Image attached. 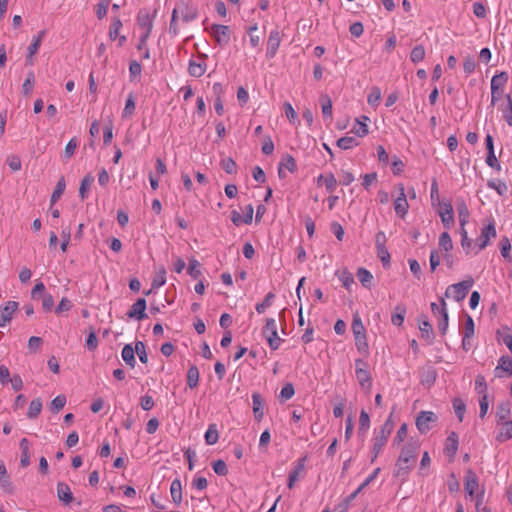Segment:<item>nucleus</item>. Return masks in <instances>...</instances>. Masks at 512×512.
Segmentation results:
<instances>
[{
    "label": "nucleus",
    "mask_w": 512,
    "mask_h": 512,
    "mask_svg": "<svg viewBox=\"0 0 512 512\" xmlns=\"http://www.w3.org/2000/svg\"><path fill=\"white\" fill-rule=\"evenodd\" d=\"M369 427H370V417L365 410H362L360 412V416H359V431L365 433V432H367Z\"/></svg>",
    "instance_id": "obj_63"
},
{
    "label": "nucleus",
    "mask_w": 512,
    "mask_h": 512,
    "mask_svg": "<svg viewBox=\"0 0 512 512\" xmlns=\"http://www.w3.org/2000/svg\"><path fill=\"white\" fill-rule=\"evenodd\" d=\"M18 309V303L16 301H8L0 308V327L5 326L11 321L13 314Z\"/></svg>",
    "instance_id": "obj_13"
},
{
    "label": "nucleus",
    "mask_w": 512,
    "mask_h": 512,
    "mask_svg": "<svg viewBox=\"0 0 512 512\" xmlns=\"http://www.w3.org/2000/svg\"><path fill=\"white\" fill-rule=\"evenodd\" d=\"M407 432H408V426L406 423H403L399 427L395 437L393 438V443H392L393 446H398L402 442H404L405 438L407 437Z\"/></svg>",
    "instance_id": "obj_53"
},
{
    "label": "nucleus",
    "mask_w": 512,
    "mask_h": 512,
    "mask_svg": "<svg viewBox=\"0 0 512 512\" xmlns=\"http://www.w3.org/2000/svg\"><path fill=\"white\" fill-rule=\"evenodd\" d=\"M199 383V370L197 366L192 365L187 371V385L189 388H195Z\"/></svg>",
    "instance_id": "obj_37"
},
{
    "label": "nucleus",
    "mask_w": 512,
    "mask_h": 512,
    "mask_svg": "<svg viewBox=\"0 0 512 512\" xmlns=\"http://www.w3.org/2000/svg\"><path fill=\"white\" fill-rule=\"evenodd\" d=\"M511 414V407L509 402H503L498 405L497 411H496V420L497 424L500 425L501 423L507 421Z\"/></svg>",
    "instance_id": "obj_29"
},
{
    "label": "nucleus",
    "mask_w": 512,
    "mask_h": 512,
    "mask_svg": "<svg viewBox=\"0 0 512 512\" xmlns=\"http://www.w3.org/2000/svg\"><path fill=\"white\" fill-rule=\"evenodd\" d=\"M505 104L500 107L502 116L509 126H512V98L510 94L505 96Z\"/></svg>",
    "instance_id": "obj_32"
},
{
    "label": "nucleus",
    "mask_w": 512,
    "mask_h": 512,
    "mask_svg": "<svg viewBox=\"0 0 512 512\" xmlns=\"http://www.w3.org/2000/svg\"><path fill=\"white\" fill-rule=\"evenodd\" d=\"M386 236L383 231H379L375 236V246L377 255L384 265L390 263V253L385 246Z\"/></svg>",
    "instance_id": "obj_12"
},
{
    "label": "nucleus",
    "mask_w": 512,
    "mask_h": 512,
    "mask_svg": "<svg viewBox=\"0 0 512 512\" xmlns=\"http://www.w3.org/2000/svg\"><path fill=\"white\" fill-rule=\"evenodd\" d=\"M438 420L437 415L432 411H421L415 420V425L421 434H425L432 428V424Z\"/></svg>",
    "instance_id": "obj_5"
},
{
    "label": "nucleus",
    "mask_w": 512,
    "mask_h": 512,
    "mask_svg": "<svg viewBox=\"0 0 512 512\" xmlns=\"http://www.w3.org/2000/svg\"><path fill=\"white\" fill-rule=\"evenodd\" d=\"M146 300L144 298H139L130 308L127 313L129 318H134L137 320H142L147 317L145 313L146 310Z\"/></svg>",
    "instance_id": "obj_14"
},
{
    "label": "nucleus",
    "mask_w": 512,
    "mask_h": 512,
    "mask_svg": "<svg viewBox=\"0 0 512 512\" xmlns=\"http://www.w3.org/2000/svg\"><path fill=\"white\" fill-rule=\"evenodd\" d=\"M34 81H35V78H34V73L32 71H30L27 75V78L26 80L24 81L23 85H22V93L24 95H29L32 93L33 91V86H34Z\"/></svg>",
    "instance_id": "obj_58"
},
{
    "label": "nucleus",
    "mask_w": 512,
    "mask_h": 512,
    "mask_svg": "<svg viewBox=\"0 0 512 512\" xmlns=\"http://www.w3.org/2000/svg\"><path fill=\"white\" fill-rule=\"evenodd\" d=\"M274 298H275L274 293L269 292L266 295L265 299L261 303L256 304V307H255L256 311L259 314L264 313L266 311V309L272 305Z\"/></svg>",
    "instance_id": "obj_52"
},
{
    "label": "nucleus",
    "mask_w": 512,
    "mask_h": 512,
    "mask_svg": "<svg viewBox=\"0 0 512 512\" xmlns=\"http://www.w3.org/2000/svg\"><path fill=\"white\" fill-rule=\"evenodd\" d=\"M438 244H439V248L442 251H444V253L445 252L448 253L452 250L453 242H452L451 236L449 235L448 232L445 231L440 234Z\"/></svg>",
    "instance_id": "obj_39"
},
{
    "label": "nucleus",
    "mask_w": 512,
    "mask_h": 512,
    "mask_svg": "<svg viewBox=\"0 0 512 512\" xmlns=\"http://www.w3.org/2000/svg\"><path fill=\"white\" fill-rule=\"evenodd\" d=\"M438 215L443 226L450 229L454 223L453 206L449 200H443L439 203Z\"/></svg>",
    "instance_id": "obj_10"
},
{
    "label": "nucleus",
    "mask_w": 512,
    "mask_h": 512,
    "mask_svg": "<svg viewBox=\"0 0 512 512\" xmlns=\"http://www.w3.org/2000/svg\"><path fill=\"white\" fill-rule=\"evenodd\" d=\"M425 57V48L423 45H416L411 53H410V60L413 63H419L421 62Z\"/></svg>",
    "instance_id": "obj_49"
},
{
    "label": "nucleus",
    "mask_w": 512,
    "mask_h": 512,
    "mask_svg": "<svg viewBox=\"0 0 512 512\" xmlns=\"http://www.w3.org/2000/svg\"><path fill=\"white\" fill-rule=\"evenodd\" d=\"M121 356L123 361L130 367L134 368L136 365L135 351L131 344H126L122 351Z\"/></svg>",
    "instance_id": "obj_28"
},
{
    "label": "nucleus",
    "mask_w": 512,
    "mask_h": 512,
    "mask_svg": "<svg viewBox=\"0 0 512 512\" xmlns=\"http://www.w3.org/2000/svg\"><path fill=\"white\" fill-rule=\"evenodd\" d=\"M166 283V271L162 267L158 274L153 278L152 284H151V290L152 289H158L161 286H163Z\"/></svg>",
    "instance_id": "obj_56"
},
{
    "label": "nucleus",
    "mask_w": 512,
    "mask_h": 512,
    "mask_svg": "<svg viewBox=\"0 0 512 512\" xmlns=\"http://www.w3.org/2000/svg\"><path fill=\"white\" fill-rule=\"evenodd\" d=\"M210 32L214 37L217 44L224 47L228 45L230 42L231 31L230 28L226 25L220 24H212L210 27Z\"/></svg>",
    "instance_id": "obj_9"
},
{
    "label": "nucleus",
    "mask_w": 512,
    "mask_h": 512,
    "mask_svg": "<svg viewBox=\"0 0 512 512\" xmlns=\"http://www.w3.org/2000/svg\"><path fill=\"white\" fill-rule=\"evenodd\" d=\"M495 375L497 377H509L512 375V358L509 356H502L498 360V365L495 368Z\"/></svg>",
    "instance_id": "obj_15"
},
{
    "label": "nucleus",
    "mask_w": 512,
    "mask_h": 512,
    "mask_svg": "<svg viewBox=\"0 0 512 512\" xmlns=\"http://www.w3.org/2000/svg\"><path fill=\"white\" fill-rule=\"evenodd\" d=\"M42 407H43V404H42V400L40 398L33 399L30 402L29 409L27 412V417L30 419L37 418L38 415L42 411Z\"/></svg>",
    "instance_id": "obj_35"
},
{
    "label": "nucleus",
    "mask_w": 512,
    "mask_h": 512,
    "mask_svg": "<svg viewBox=\"0 0 512 512\" xmlns=\"http://www.w3.org/2000/svg\"><path fill=\"white\" fill-rule=\"evenodd\" d=\"M19 447L21 450L20 465L22 467H28L30 465V442L27 438H22Z\"/></svg>",
    "instance_id": "obj_22"
},
{
    "label": "nucleus",
    "mask_w": 512,
    "mask_h": 512,
    "mask_svg": "<svg viewBox=\"0 0 512 512\" xmlns=\"http://www.w3.org/2000/svg\"><path fill=\"white\" fill-rule=\"evenodd\" d=\"M122 28V22L119 18H114L112 20L110 30H109V38L111 40H115L119 36V31Z\"/></svg>",
    "instance_id": "obj_61"
},
{
    "label": "nucleus",
    "mask_w": 512,
    "mask_h": 512,
    "mask_svg": "<svg viewBox=\"0 0 512 512\" xmlns=\"http://www.w3.org/2000/svg\"><path fill=\"white\" fill-rule=\"evenodd\" d=\"M170 494L172 501L175 505H180L182 502V485L180 479L176 478L171 482Z\"/></svg>",
    "instance_id": "obj_25"
},
{
    "label": "nucleus",
    "mask_w": 512,
    "mask_h": 512,
    "mask_svg": "<svg viewBox=\"0 0 512 512\" xmlns=\"http://www.w3.org/2000/svg\"><path fill=\"white\" fill-rule=\"evenodd\" d=\"M281 39L279 32L276 30H273L270 32L268 42H267V56L268 57H274L279 45H280Z\"/></svg>",
    "instance_id": "obj_20"
},
{
    "label": "nucleus",
    "mask_w": 512,
    "mask_h": 512,
    "mask_svg": "<svg viewBox=\"0 0 512 512\" xmlns=\"http://www.w3.org/2000/svg\"><path fill=\"white\" fill-rule=\"evenodd\" d=\"M473 284L474 281L472 278H468L461 282L452 284L447 288L445 295L446 297H451L457 302L462 301L468 294Z\"/></svg>",
    "instance_id": "obj_2"
},
{
    "label": "nucleus",
    "mask_w": 512,
    "mask_h": 512,
    "mask_svg": "<svg viewBox=\"0 0 512 512\" xmlns=\"http://www.w3.org/2000/svg\"><path fill=\"white\" fill-rule=\"evenodd\" d=\"M419 445L417 442H407L401 448L394 467V476L405 481L416 461Z\"/></svg>",
    "instance_id": "obj_1"
},
{
    "label": "nucleus",
    "mask_w": 512,
    "mask_h": 512,
    "mask_svg": "<svg viewBox=\"0 0 512 512\" xmlns=\"http://www.w3.org/2000/svg\"><path fill=\"white\" fill-rule=\"evenodd\" d=\"M465 492L469 497H473L478 488L477 475L470 469L465 474L464 483Z\"/></svg>",
    "instance_id": "obj_18"
},
{
    "label": "nucleus",
    "mask_w": 512,
    "mask_h": 512,
    "mask_svg": "<svg viewBox=\"0 0 512 512\" xmlns=\"http://www.w3.org/2000/svg\"><path fill=\"white\" fill-rule=\"evenodd\" d=\"M66 188V183L64 177H61V179L57 182L56 187L51 195L50 203L51 205H54L59 198L62 196Z\"/></svg>",
    "instance_id": "obj_40"
},
{
    "label": "nucleus",
    "mask_w": 512,
    "mask_h": 512,
    "mask_svg": "<svg viewBox=\"0 0 512 512\" xmlns=\"http://www.w3.org/2000/svg\"><path fill=\"white\" fill-rule=\"evenodd\" d=\"M357 145L358 141L352 136L342 137L337 140V146L342 150H349Z\"/></svg>",
    "instance_id": "obj_43"
},
{
    "label": "nucleus",
    "mask_w": 512,
    "mask_h": 512,
    "mask_svg": "<svg viewBox=\"0 0 512 512\" xmlns=\"http://www.w3.org/2000/svg\"><path fill=\"white\" fill-rule=\"evenodd\" d=\"M321 108H322L323 117L331 119V117H332V101L328 96H323L321 98Z\"/></svg>",
    "instance_id": "obj_54"
},
{
    "label": "nucleus",
    "mask_w": 512,
    "mask_h": 512,
    "mask_svg": "<svg viewBox=\"0 0 512 512\" xmlns=\"http://www.w3.org/2000/svg\"><path fill=\"white\" fill-rule=\"evenodd\" d=\"M205 442L208 445H214L219 439V433L215 424H210L204 435Z\"/></svg>",
    "instance_id": "obj_36"
},
{
    "label": "nucleus",
    "mask_w": 512,
    "mask_h": 512,
    "mask_svg": "<svg viewBox=\"0 0 512 512\" xmlns=\"http://www.w3.org/2000/svg\"><path fill=\"white\" fill-rule=\"evenodd\" d=\"M496 235L497 233L494 221H490L487 225L482 227L481 233L477 238L478 251L485 249Z\"/></svg>",
    "instance_id": "obj_8"
},
{
    "label": "nucleus",
    "mask_w": 512,
    "mask_h": 512,
    "mask_svg": "<svg viewBox=\"0 0 512 512\" xmlns=\"http://www.w3.org/2000/svg\"><path fill=\"white\" fill-rule=\"evenodd\" d=\"M458 435L455 432H451L445 442L444 452L446 455H448L450 458H453L458 450Z\"/></svg>",
    "instance_id": "obj_19"
},
{
    "label": "nucleus",
    "mask_w": 512,
    "mask_h": 512,
    "mask_svg": "<svg viewBox=\"0 0 512 512\" xmlns=\"http://www.w3.org/2000/svg\"><path fill=\"white\" fill-rule=\"evenodd\" d=\"M362 119V121L357 119L356 124L352 128L353 133H355L358 137H364L369 132L366 123L367 121H369V118L367 116H363Z\"/></svg>",
    "instance_id": "obj_34"
},
{
    "label": "nucleus",
    "mask_w": 512,
    "mask_h": 512,
    "mask_svg": "<svg viewBox=\"0 0 512 512\" xmlns=\"http://www.w3.org/2000/svg\"><path fill=\"white\" fill-rule=\"evenodd\" d=\"M135 100L133 94H129L128 98L126 99L125 107L122 112L123 118H129L131 117L135 112Z\"/></svg>",
    "instance_id": "obj_46"
},
{
    "label": "nucleus",
    "mask_w": 512,
    "mask_h": 512,
    "mask_svg": "<svg viewBox=\"0 0 512 512\" xmlns=\"http://www.w3.org/2000/svg\"><path fill=\"white\" fill-rule=\"evenodd\" d=\"M221 167L226 173L233 174L236 172L237 165L232 158L228 157L221 161Z\"/></svg>",
    "instance_id": "obj_64"
},
{
    "label": "nucleus",
    "mask_w": 512,
    "mask_h": 512,
    "mask_svg": "<svg viewBox=\"0 0 512 512\" xmlns=\"http://www.w3.org/2000/svg\"><path fill=\"white\" fill-rule=\"evenodd\" d=\"M487 186L494 189L500 196L506 195L508 187L503 181L489 180Z\"/></svg>",
    "instance_id": "obj_47"
},
{
    "label": "nucleus",
    "mask_w": 512,
    "mask_h": 512,
    "mask_svg": "<svg viewBox=\"0 0 512 512\" xmlns=\"http://www.w3.org/2000/svg\"><path fill=\"white\" fill-rule=\"evenodd\" d=\"M263 334L272 349H277L281 343V338L277 333V324L274 319H267L266 325L263 329Z\"/></svg>",
    "instance_id": "obj_7"
},
{
    "label": "nucleus",
    "mask_w": 512,
    "mask_h": 512,
    "mask_svg": "<svg viewBox=\"0 0 512 512\" xmlns=\"http://www.w3.org/2000/svg\"><path fill=\"white\" fill-rule=\"evenodd\" d=\"M188 274L194 279H198L201 276L200 263L196 259L189 261Z\"/></svg>",
    "instance_id": "obj_60"
},
{
    "label": "nucleus",
    "mask_w": 512,
    "mask_h": 512,
    "mask_svg": "<svg viewBox=\"0 0 512 512\" xmlns=\"http://www.w3.org/2000/svg\"><path fill=\"white\" fill-rule=\"evenodd\" d=\"M206 58L207 55L200 54L196 58L189 61L188 72L192 77L199 78L206 72Z\"/></svg>",
    "instance_id": "obj_11"
},
{
    "label": "nucleus",
    "mask_w": 512,
    "mask_h": 512,
    "mask_svg": "<svg viewBox=\"0 0 512 512\" xmlns=\"http://www.w3.org/2000/svg\"><path fill=\"white\" fill-rule=\"evenodd\" d=\"M441 316L439 317L438 321V329L439 332L442 335H445L448 330V324H449V317H448V311H444L443 308H441Z\"/></svg>",
    "instance_id": "obj_57"
},
{
    "label": "nucleus",
    "mask_w": 512,
    "mask_h": 512,
    "mask_svg": "<svg viewBox=\"0 0 512 512\" xmlns=\"http://www.w3.org/2000/svg\"><path fill=\"white\" fill-rule=\"evenodd\" d=\"M380 100H381L380 88L377 86L372 87L371 91L369 92V94L367 96V103L372 107H376V106H378Z\"/></svg>",
    "instance_id": "obj_44"
},
{
    "label": "nucleus",
    "mask_w": 512,
    "mask_h": 512,
    "mask_svg": "<svg viewBox=\"0 0 512 512\" xmlns=\"http://www.w3.org/2000/svg\"><path fill=\"white\" fill-rule=\"evenodd\" d=\"M355 346L357 350L364 355L369 353V345L366 334L354 336Z\"/></svg>",
    "instance_id": "obj_41"
},
{
    "label": "nucleus",
    "mask_w": 512,
    "mask_h": 512,
    "mask_svg": "<svg viewBox=\"0 0 512 512\" xmlns=\"http://www.w3.org/2000/svg\"><path fill=\"white\" fill-rule=\"evenodd\" d=\"M180 15L183 22L188 23L195 20L198 16V9L190 3H181L179 5Z\"/></svg>",
    "instance_id": "obj_17"
},
{
    "label": "nucleus",
    "mask_w": 512,
    "mask_h": 512,
    "mask_svg": "<svg viewBox=\"0 0 512 512\" xmlns=\"http://www.w3.org/2000/svg\"><path fill=\"white\" fill-rule=\"evenodd\" d=\"M135 354L138 355L139 360L146 364L148 362V354L146 351V345L142 341H137L134 347Z\"/></svg>",
    "instance_id": "obj_50"
},
{
    "label": "nucleus",
    "mask_w": 512,
    "mask_h": 512,
    "mask_svg": "<svg viewBox=\"0 0 512 512\" xmlns=\"http://www.w3.org/2000/svg\"><path fill=\"white\" fill-rule=\"evenodd\" d=\"M66 404V397L64 395L56 396L50 404V409L53 413L59 412Z\"/></svg>",
    "instance_id": "obj_59"
},
{
    "label": "nucleus",
    "mask_w": 512,
    "mask_h": 512,
    "mask_svg": "<svg viewBox=\"0 0 512 512\" xmlns=\"http://www.w3.org/2000/svg\"><path fill=\"white\" fill-rule=\"evenodd\" d=\"M501 428L496 436L498 442H506L512 438V420L500 424Z\"/></svg>",
    "instance_id": "obj_27"
},
{
    "label": "nucleus",
    "mask_w": 512,
    "mask_h": 512,
    "mask_svg": "<svg viewBox=\"0 0 512 512\" xmlns=\"http://www.w3.org/2000/svg\"><path fill=\"white\" fill-rule=\"evenodd\" d=\"M93 181H94V178L90 174L86 175L82 179L80 188H79V196L81 197V199L84 200L88 197L89 190H90V187H91Z\"/></svg>",
    "instance_id": "obj_38"
},
{
    "label": "nucleus",
    "mask_w": 512,
    "mask_h": 512,
    "mask_svg": "<svg viewBox=\"0 0 512 512\" xmlns=\"http://www.w3.org/2000/svg\"><path fill=\"white\" fill-rule=\"evenodd\" d=\"M351 328L354 336L366 334V329L358 314L353 316Z\"/></svg>",
    "instance_id": "obj_45"
},
{
    "label": "nucleus",
    "mask_w": 512,
    "mask_h": 512,
    "mask_svg": "<svg viewBox=\"0 0 512 512\" xmlns=\"http://www.w3.org/2000/svg\"><path fill=\"white\" fill-rule=\"evenodd\" d=\"M356 379L362 389L369 391L372 386L370 372L367 369V363L362 359L355 360Z\"/></svg>",
    "instance_id": "obj_3"
},
{
    "label": "nucleus",
    "mask_w": 512,
    "mask_h": 512,
    "mask_svg": "<svg viewBox=\"0 0 512 512\" xmlns=\"http://www.w3.org/2000/svg\"><path fill=\"white\" fill-rule=\"evenodd\" d=\"M507 80L508 74L506 72L495 74L491 79V93L494 95L496 94V90L503 91V88L506 85Z\"/></svg>",
    "instance_id": "obj_24"
},
{
    "label": "nucleus",
    "mask_w": 512,
    "mask_h": 512,
    "mask_svg": "<svg viewBox=\"0 0 512 512\" xmlns=\"http://www.w3.org/2000/svg\"><path fill=\"white\" fill-rule=\"evenodd\" d=\"M212 468L214 472L219 476H226L228 474V467L226 463L219 459L212 463Z\"/></svg>",
    "instance_id": "obj_62"
},
{
    "label": "nucleus",
    "mask_w": 512,
    "mask_h": 512,
    "mask_svg": "<svg viewBox=\"0 0 512 512\" xmlns=\"http://www.w3.org/2000/svg\"><path fill=\"white\" fill-rule=\"evenodd\" d=\"M323 182L325 185V188L328 192H333L336 189L337 186V180L335 176L332 173L326 174V175H319L318 177V184Z\"/></svg>",
    "instance_id": "obj_33"
},
{
    "label": "nucleus",
    "mask_w": 512,
    "mask_h": 512,
    "mask_svg": "<svg viewBox=\"0 0 512 512\" xmlns=\"http://www.w3.org/2000/svg\"><path fill=\"white\" fill-rule=\"evenodd\" d=\"M0 487L7 492H12L13 490L12 482L10 481L7 469L2 460H0Z\"/></svg>",
    "instance_id": "obj_31"
},
{
    "label": "nucleus",
    "mask_w": 512,
    "mask_h": 512,
    "mask_svg": "<svg viewBox=\"0 0 512 512\" xmlns=\"http://www.w3.org/2000/svg\"><path fill=\"white\" fill-rule=\"evenodd\" d=\"M406 310L403 307L397 306L396 312L392 314L391 316V322L395 326H402L405 318Z\"/></svg>",
    "instance_id": "obj_51"
},
{
    "label": "nucleus",
    "mask_w": 512,
    "mask_h": 512,
    "mask_svg": "<svg viewBox=\"0 0 512 512\" xmlns=\"http://www.w3.org/2000/svg\"><path fill=\"white\" fill-rule=\"evenodd\" d=\"M253 413L255 420L260 422L264 416L263 411V400L259 393L254 392L252 394Z\"/></svg>",
    "instance_id": "obj_23"
},
{
    "label": "nucleus",
    "mask_w": 512,
    "mask_h": 512,
    "mask_svg": "<svg viewBox=\"0 0 512 512\" xmlns=\"http://www.w3.org/2000/svg\"><path fill=\"white\" fill-rule=\"evenodd\" d=\"M498 340L506 345V347L512 352V332L508 329L503 331H498Z\"/></svg>",
    "instance_id": "obj_55"
},
{
    "label": "nucleus",
    "mask_w": 512,
    "mask_h": 512,
    "mask_svg": "<svg viewBox=\"0 0 512 512\" xmlns=\"http://www.w3.org/2000/svg\"><path fill=\"white\" fill-rule=\"evenodd\" d=\"M397 189L399 194L393 203L394 210L398 217H400L401 219H405L409 211V203L407 201V196L405 194L404 185L401 183L398 184Z\"/></svg>",
    "instance_id": "obj_6"
},
{
    "label": "nucleus",
    "mask_w": 512,
    "mask_h": 512,
    "mask_svg": "<svg viewBox=\"0 0 512 512\" xmlns=\"http://www.w3.org/2000/svg\"><path fill=\"white\" fill-rule=\"evenodd\" d=\"M457 212L459 218L460 228H465L466 224L469 221L470 212L464 200H461L457 204Z\"/></svg>",
    "instance_id": "obj_30"
},
{
    "label": "nucleus",
    "mask_w": 512,
    "mask_h": 512,
    "mask_svg": "<svg viewBox=\"0 0 512 512\" xmlns=\"http://www.w3.org/2000/svg\"><path fill=\"white\" fill-rule=\"evenodd\" d=\"M357 277H358V280L360 281V283L366 287V288H369L370 287V284H371V281L373 279V275L371 274V272L365 268H359L357 270Z\"/></svg>",
    "instance_id": "obj_42"
},
{
    "label": "nucleus",
    "mask_w": 512,
    "mask_h": 512,
    "mask_svg": "<svg viewBox=\"0 0 512 512\" xmlns=\"http://www.w3.org/2000/svg\"><path fill=\"white\" fill-rule=\"evenodd\" d=\"M57 496L65 505H69L73 501V494L70 487L63 482L57 484Z\"/></svg>",
    "instance_id": "obj_21"
},
{
    "label": "nucleus",
    "mask_w": 512,
    "mask_h": 512,
    "mask_svg": "<svg viewBox=\"0 0 512 512\" xmlns=\"http://www.w3.org/2000/svg\"><path fill=\"white\" fill-rule=\"evenodd\" d=\"M453 409L458 420L462 422L466 411L465 403L461 399L456 398L453 400Z\"/></svg>",
    "instance_id": "obj_48"
},
{
    "label": "nucleus",
    "mask_w": 512,
    "mask_h": 512,
    "mask_svg": "<svg viewBox=\"0 0 512 512\" xmlns=\"http://www.w3.org/2000/svg\"><path fill=\"white\" fill-rule=\"evenodd\" d=\"M307 457L303 456L299 458L295 464L293 471L290 472V489L293 487L294 483L299 479H302L305 474V464Z\"/></svg>",
    "instance_id": "obj_16"
},
{
    "label": "nucleus",
    "mask_w": 512,
    "mask_h": 512,
    "mask_svg": "<svg viewBox=\"0 0 512 512\" xmlns=\"http://www.w3.org/2000/svg\"><path fill=\"white\" fill-rule=\"evenodd\" d=\"M157 10L151 11L148 8H142L137 14V24L143 30V33H147L150 36L153 29V21L156 17Z\"/></svg>",
    "instance_id": "obj_4"
},
{
    "label": "nucleus",
    "mask_w": 512,
    "mask_h": 512,
    "mask_svg": "<svg viewBox=\"0 0 512 512\" xmlns=\"http://www.w3.org/2000/svg\"><path fill=\"white\" fill-rule=\"evenodd\" d=\"M387 441H388L387 439L374 434L373 439H372L371 462H374L377 459V457L383 450L384 446L386 445Z\"/></svg>",
    "instance_id": "obj_26"
}]
</instances>
